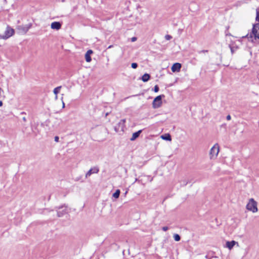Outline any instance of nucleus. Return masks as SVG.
<instances>
[{
  "instance_id": "13",
  "label": "nucleus",
  "mask_w": 259,
  "mask_h": 259,
  "mask_svg": "<svg viewBox=\"0 0 259 259\" xmlns=\"http://www.w3.org/2000/svg\"><path fill=\"white\" fill-rule=\"evenodd\" d=\"M142 130H139V131L135 132L133 134L132 137L131 138V141L135 140L138 137H139L140 134L141 133Z\"/></svg>"
},
{
  "instance_id": "12",
  "label": "nucleus",
  "mask_w": 259,
  "mask_h": 259,
  "mask_svg": "<svg viewBox=\"0 0 259 259\" xmlns=\"http://www.w3.org/2000/svg\"><path fill=\"white\" fill-rule=\"evenodd\" d=\"M236 244L238 245V242L235 241H227L226 242V247L231 250Z\"/></svg>"
},
{
  "instance_id": "19",
  "label": "nucleus",
  "mask_w": 259,
  "mask_h": 259,
  "mask_svg": "<svg viewBox=\"0 0 259 259\" xmlns=\"http://www.w3.org/2000/svg\"><path fill=\"white\" fill-rule=\"evenodd\" d=\"M174 238L176 241H179L181 239L180 235L178 234H175L174 235Z\"/></svg>"
},
{
  "instance_id": "6",
  "label": "nucleus",
  "mask_w": 259,
  "mask_h": 259,
  "mask_svg": "<svg viewBox=\"0 0 259 259\" xmlns=\"http://www.w3.org/2000/svg\"><path fill=\"white\" fill-rule=\"evenodd\" d=\"M252 33L255 39H259V23H257L253 25Z\"/></svg>"
},
{
  "instance_id": "22",
  "label": "nucleus",
  "mask_w": 259,
  "mask_h": 259,
  "mask_svg": "<svg viewBox=\"0 0 259 259\" xmlns=\"http://www.w3.org/2000/svg\"><path fill=\"white\" fill-rule=\"evenodd\" d=\"M131 66L133 68L136 69L138 67V64L136 63H133Z\"/></svg>"
},
{
  "instance_id": "18",
  "label": "nucleus",
  "mask_w": 259,
  "mask_h": 259,
  "mask_svg": "<svg viewBox=\"0 0 259 259\" xmlns=\"http://www.w3.org/2000/svg\"><path fill=\"white\" fill-rule=\"evenodd\" d=\"M120 193V191L119 189H117L116 190L115 192L113 194L112 196L114 198L117 199L119 197Z\"/></svg>"
},
{
  "instance_id": "30",
  "label": "nucleus",
  "mask_w": 259,
  "mask_h": 259,
  "mask_svg": "<svg viewBox=\"0 0 259 259\" xmlns=\"http://www.w3.org/2000/svg\"><path fill=\"white\" fill-rule=\"evenodd\" d=\"M23 120L24 121H26V117H24L23 118Z\"/></svg>"
},
{
  "instance_id": "7",
  "label": "nucleus",
  "mask_w": 259,
  "mask_h": 259,
  "mask_svg": "<svg viewBox=\"0 0 259 259\" xmlns=\"http://www.w3.org/2000/svg\"><path fill=\"white\" fill-rule=\"evenodd\" d=\"M31 27V25L26 26H19L18 29L20 31L21 33H26Z\"/></svg>"
},
{
  "instance_id": "9",
  "label": "nucleus",
  "mask_w": 259,
  "mask_h": 259,
  "mask_svg": "<svg viewBox=\"0 0 259 259\" xmlns=\"http://www.w3.org/2000/svg\"><path fill=\"white\" fill-rule=\"evenodd\" d=\"M181 64L179 63H176L173 64L171 67V70L172 72H179L181 68Z\"/></svg>"
},
{
  "instance_id": "11",
  "label": "nucleus",
  "mask_w": 259,
  "mask_h": 259,
  "mask_svg": "<svg viewBox=\"0 0 259 259\" xmlns=\"http://www.w3.org/2000/svg\"><path fill=\"white\" fill-rule=\"evenodd\" d=\"M93 52L91 50H88L85 54V61L87 62H90L92 60L91 55L93 54Z\"/></svg>"
},
{
  "instance_id": "16",
  "label": "nucleus",
  "mask_w": 259,
  "mask_h": 259,
  "mask_svg": "<svg viewBox=\"0 0 259 259\" xmlns=\"http://www.w3.org/2000/svg\"><path fill=\"white\" fill-rule=\"evenodd\" d=\"M61 89V86L58 87L54 89L53 92L55 95V99L57 100L58 99L57 94L60 93V90Z\"/></svg>"
},
{
  "instance_id": "25",
  "label": "nucleus",
  "mask_w": 259,
  "mask_h": 259,
  "mask_svg": "<svg viewBox=\"0 0 259 259\" xmlns=\"http://www.w3.org/2000/svg\"><path fill=\"white\" fill-rule=\"evenodd\" d=\"M162 229L164 231H166L168 229V228L166 226H165V227H162Z\"/></svg>"
},
{
  "instance_id": "24",
  "label": "nucleus",
  "mask_w": 259,
  "mask_h": 259,
  "mask_svg": "<svg viewBox=\"0 0 259 259\" xmlns=\"http://www.w3.org/2000/svg\"><path fill=\"white\" fill-rule=\"evenodd\" d=\"M137 39V38L136 37H133L132 38H131V41L132 42H134L135 41H136Z\"/></svg>"
},
{
  "instance_id": "1",
  "label": "nucleus",
  "mask_w": 259,
  "mask_h": 259,
  "mask_svg": "<svg viewBox=\"0 0 259 259\" xmlns=\"http://www.w3.org/2000/svg\"><path fill=\"white\" fill-rule=\"evenodd\" d=\"M219 151L220 148L219 145L218 144H214L213 146L210 149L209 153L210 159H215L218 157Z\"/></svg>"
},
{
  "instance_id": "23",
  "label": "nucleus",
  "mask_w": 259,
  "mask_h": 259,
  "mask_svg": "<svg viewBox=\"0 0 259 259\" xmlns=\"http://www.w3.org/2000/svg\"><path fill=\"white\" fill-rule=\"evenodd\" d=\"M159 90V88L157 85L154 87V91L155 92H157Z\"/></svg>"
},
{
  "instance_id": "34",
  "label": "nucleus",
  "mask_w": 259,
  "mask_h": 259,
  "mask_svg": "<svg viewBox=\"0 0 259 259\" xmlns=\"http://www.w3.org/2000/svg\"><path fill=\"white\" fill-rule=\"evenodd\" d=\"M62 103H63V108H64L65 107V104L63 102H62Z\"/></svg>"
},
{
  "instance_id": "2",
  "label": "nucleus",
  "mask_w": 259,
  "mask_h": 259,
  "mask_svg": "<svg viewBox=\"0 0 259 259\" xmlns=\"http://www.w3.org/2000/svg\"><path fill=\"white\" fill-rule=\"evenodd\" d=\"M257 202L253 199L250 198L246 205V209L253 213L258 211Z\"/></svg>"
},
{
  "instance_id": "33",
  "label": "nucleus",
  "mask_w": 259,
  "mask_h": 259,
  "mask_svg": "<svg viewBox=\"0 0 259 259\" xmlns=\"http://www.w3.org/2000/svg\"><path fill=\"white\" fill-rule=\"evenodd\" d=\"M207 50H203L201 51V52H203V53H205V52H207Z\"/></svg>"
},
{
  "instance_id": "14",
  "label": "nucleus",
  "mask_w": 259,
  "mask_h": 259,
  "mask_svg": "<svg viewBox=\"0 0 259 259\" xmlns=\"http://www.w3.org/2000/svg\"><path fill=\"white\" fill-rule=\"evenodd\" d=\"M125 119H121L118 123L119 128H120L122 131L123 130L124 128L125 127Z\"/></svg>"
},
{
  "instance_id": "5",
  "label": "nucleus",
  "mask_w": 259,
  "mask_h": 259,
  "mask_svg": "<svg viewBox=\"0 0 259 259\" xmlns=\"http://www.w3.org/2000/svg\"><path fill=\"white\" fill-rule=\"evenodd\" d=\"M67 213H68V209L65 206L59 207L57 210V216L58 217H62Z\"/></svg>"
},
{
  "instance_id": "26",
  "label": "nucleus",
  "mask_w": 259,
  "mask_h": 259,
  "mask_svg": "<svg viewBox=\"0 0 259 259\" xmlns=\"http://www.w3.org/2000/svg\"><path fill=\"white\" fill-rule=\"evenodd\" d=\"M54 139H55V141L56 142H59V137H58V136L55 137Z\"/></svg>"
},
{
  "instance_id": "32",
  "label": "nucleus",
  "mask_w": 259,
  "mask_h": 259,
  "mask_svg": "<svg viewBox=\"0 0 259 259\" xmlns=\"http://www.w3.org/2000/svg\"><path fill=\"white\" fill-rule=\"evenodd\" d=\"M112 47H113V46H112V45H110V46H109L108 47V49H110V48H112Z\"/></svg>"
},
{
  "instance_id": "29",
  "label": "nucleus",
  "mask_w": 259,
  "mask_h": 259,
  "mask_svg": "<svg viewBox=\"0 0 259 259\" xmlns=\"http://www.w3.org/2000/svg\"><path fill=\"white\" fill-rule=\"evenodd\" d=\"M2 89L0 88V98L2 97Z\"/></svg>"
},
{
  "instance_id": "3",
  "label": "nucleus",
  "mask_w": 259,
  "mask_h": 259,
  "mask_svg": "<svg viewBox=\"0 0 259 259\" xmlns=\"http://www.w3.org/2000/svg\"><path fill=\"white\" fill-rule=\"evenodd\" d=\"M164 97L163 95L157 96L153 100L152 107L154 109L160 107L162 105V98Z\"/></svg>"
},
{
  "instance_id": "28",
  "label": "nucleus",
  "mask_w": 259,
  "mask_h": 259,
  "mask_svg": "<svg viewBox=\"0 0 259 259\" xmlns=\"http://www.w3.org/2000/svg\"><path fill=\"white\" fill-rule=\"evenodd\" d=\"M230 47L231 48V51L232 53H234V50H233V48L231 47V46Z\"/></svg>"
},
{
  "instance_id": "20",
  "label": "nucleus",
  "mask_w": 259,
  "mask_h": 259,
  "mask_svg": "<svg viewBox=\"0 0 259 259\" xmlns=\"http://www.w3.org/2000/svg\"><path fill=\"white\" fill-rule=\"evenodd\" d=\"M256 20L259 22V8L256 9Z\"/></svg>"
},
{
  "instance_id": "10",
  "label": "nucleus",
  "mask_w": 259,
  "mask_h": 259,
  "mask_svg": "<svg viewBox=\"0 0 259 259\" xmlns=\"http://www.w3.org/2000/svg\"><path fill=\"white\" fill-rule=\"evenodd\" d=\"M61 27V24L59 22H53L51 24V28L59 30Z\"/></svg>"
},
{
  "instance_id": "8",
  "label": "nucleus",
  "mask_w": 259,
  "mask_h": 259,
  "mask_svg": "<svg viewBox=\"0 0 259 259\" xmlns=\"http://www.w3.org/2000/svg\"><path fill=\"white\" fill-rule=\"evenodd\" d=\"M99 171V168L96 167L91 168L86 174L85 177L88 178L93 174H97Z\"/></svg>"
},
{
  "instance_id": "31",
  "label": "nucleus",
  "mask_w": 259,
  "mask_h": 259,
  "mask_svg": "<svg viewBox=\"0 0 259 259\" xmlns=\"http://www.w3.org/2000/svg\"><path fill=\"white\" fill-rule=\"evenodd\" d=\"M3 105V102L2 101H0V107Z\"/></svg>"
},
{
  "instance_id": "4",
  "label": "nucleus",
  "mask_w": 259,
  "mask_h": 259,
  "mask_svg": "<svg viewBox=\"0 0 259 259\" xmlns=\"http://www.w3.org/2000/svg\"><path fill=\"white\" fill-rule=\"evenodd\" d=\"M14 33V30L11 27L8 26L7 27L6 30L5 31V34L1 36V37L3 39H6L11 36H12Z\"/></svg>"
},
{
  "instance_id": "15",
  "label": "nucleus",
  "mask_w": 259,
  "mask_h": 259,
  "mask_svg": "<svg viewBox=\"0 0 259 259\" xmlns=\"http://www.w3.org/2000/svg\"><path fill=\"white\" fill-rule=\"evenodd\" d=\"M161 138L163 140L170 141L171 140V138L170 135L169 134H165L161 136Z\"/></svg>"
},
{
  "instance_id": "27",
  "label": "nucleus",
  "mask_w": 259,
  "mask_h": 259,
  "mask_svg": "<svg viewBox=\"0 0 259 259\" xmlns=\"http://www.w3.org/2000/svg\"><path fill=\"white\" fill-rule=\"evenodd\" d=\"M226 119H227V120H231V115H228L227 116V117H226Z\"/></svg>"
},
{
  "instance_id": "17",
  "label": "nucleus",
  "mask_w": 259,
  "mask_h": 259,
  "mask_svg": "<svg viewBox=\"0 0 259 259\" xmlns=\"http://www.w3.org/2000/svg\"><path fill=\"white\" fill-rule=\"evenodd\" d=\"M150 78V75L148 73L144 74L141 77L142 81H148Z\"/></svg>"
},
{
  "instance_id": "21",
  "label": "nucleus",
  "mask_w": 259,
  "mask_h": 259,
  "mask_svg": "<svg viewBox=\"0 0 259 259\" xmlns=\"http://www.w3.org/2000/svg\"><path fill=\"white\" fill-rule=\"evenodd\" d=\"M164 37H165V39L167 40H169L172 38V36L171 35H168V34L166 35Z\"/></svg>"
}]
</instances>
